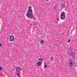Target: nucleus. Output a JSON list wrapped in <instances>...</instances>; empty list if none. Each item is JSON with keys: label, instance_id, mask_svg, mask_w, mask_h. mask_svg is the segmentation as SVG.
Returning <instances> with one entry per match:
<instances>
[{"label": "nucleus", "instance_id": "f257e3e1", "mask_svg": "<svg viewBox=\"0 0 77 77\" xmlns=\"http://www.w3.org/2000/svg\"><path fill=\"white\" fill-rule=\"evenodd\" d=\"M33 14V13H32V11H28L27 13L26 14V16L28 18H32L31 17L32 16Z\"/></svg>", "mask_w": 77, "mask_h": 77}, {"label": "nucleus", "instance_id": "f03ea898", "mask_svg": "<svg viewBox=\"0 0 77 77\" xmlns=\"http://www.w3.org/2000/svg\"><path fill=\"white\" fill-rule=\"evenodd\" d=\"M65 13L63 12L60 15V17L61 20H65Z\"/></svg>", "mask_w": 77, "mask_h": 77}, {"label": "nucleus", "instance_id": "7ed1b4c3", "mask_svg": "<svg viewBox=\"0 0 77 77\" xmlns=\"http://www.w3.org/2000/svg\"><path fill=\"white\" fill-rule=\"evenodd\" d=\"M9 40L10 41H13L14 40V36L13 35H11L9 38Z\"/></svg>", "mask_w": 77, "mask_h": 77}, {"label": "nucleus", "instance_id": "20e7f679", "mask_svg": "<svg viewBox=\"0 0 77 77\" xmlns=\"http://www.w3.org/2000/svg\"><path fill=\"white\" fill-rule=\"evenodd\" d=\"M60 6L61 8H65V3L63 2H61V3L60 5Z\"/></svg>", "mask_w": 77, "mask_h": 77}, {"label": "nucleus", "instance_id": "39448f33", "mask_svg": "<svg viewBox=\"0 0 77 77\" xmlns=\"http://www.w3.org/2000/svg\"><path fill=\"white\" fill-rule=\"evenodd\" d=\"M69 65L70 66H72V64L73 63V62L72 61H70L69 63Z\"/></svg>", "mask_w": 77, "mask_h": 77}, {"label": "nucleus", "instance_id": "423d86ee", "mask_svg": "<svg viewBox=\"0 0 77 77\" xmlns=\"http://www.w3.org/2000/svg\"><path fill=\"white\" fill-rule=\"evenodd\" d=\"M73 53H72V52L71 51L69 52H68V54L69 55V56H72V55Z\"/></svg>", "mask_w": 77, "mask_h": 77}, {"label": "nucleus", "instance_id": "0eeeda50", "mask_svg": "<svg viewBox=\"0 0 77 77\" xmlns=\"http://www.w3.org/2000/svg\"><path fill=\"white\" fill-rule=\"evenodd\" d=\"M21 68L20 67H17L16 69V70L18 72H19L20 71V69Z\"/></svg>", "mask_w": 77, "mask_h": 77}, {"label": "nucleus", "instance_id": "6e6552de", "mask_svg": "<svg viewBox=\"0 0 77 77\" xmlns=\"http://www.w3.org/2000/svg\"><path fill=\"white\" fill-rule=\"evenodd\" d=\"M28 9V11H32V7H29Z\"/></svg>", "mask_w": 77, "mask_h": 77}, {"label": "nucleus", "instance_id": "1a4fd4ad", "mask_svg": "<svg viewBox=\"0 0 77 77\" xmlns=\"http://www.w3.org/2000/svg\"><path fill=\"white\" fill-rule=\"evenodd\" d=\"M37 66H40L41 65V63L40 62H38L37 63Z\"/></svg>", "mask_w": 77, "mask_h": 77}, {"label": "nucleus", "instance_id": "9d476101", "mask_svg": "<svg viewBox=\"0 0 77 77\" xmlns=\"http://www.w3.org/2000/svg\"><path fill=\"white\" fill-rule=\"evenodd\" d=\"M31 18H33V20H36V18H35V17H34V16H32V17H31Z\"/></svg>", "mask_w": 77, "mask_h": 77}, {"label": "nucleus", "instance_id": "9b49d317", "mask_svg": "<svg viewBox=\"0 0 77 77\" xmlns=\"http://www.w3.org/2000/svg\"><path fill=\"white\" fill-rule=\"evenodd\" d=\"M44 41L43 40H42L41 41V44H44Z\"/></svg>", "mask_w": 77, "mask_h": 77}, {"label": "nucleus", "instance_id": "f8f14e48", "mask_svg": "<svg viewBox=\"0 0 77 77\" xmlns=\"http://www.w3.org/2000/svg\"><path fill=\"white\" fill-rule=\"evenodd\" d=\"M54 57H52L51 58V60L52 61H53V60H54Z\"/></svg>", "mask_w": 77, "mask_h": 77}, {"label": "nucleus", "instance_id": "ddd939ff", "mask_svg": "<svg viewBox=\"0 0 77 77\" xmlns=\"http://www.w3.org/2000/svg\"><path fill=\"white\" fill-rule=\"evenodd\" d=\"M54 9H57V6L56 5H55L54 6Z\"/></svg>", "mask_w": 77, "mask_h": 77}, {"label": "nucleus", "instance_id": "4468645a", "mask_svg": "<svg viewBox=\"0 0 77 77\" xmlns=\"http://www.w3.org/2000/svg\"><path fill=\"white\" fill-rule=\"evenodd\" d=\"M47 65H45L44 66V68H47Z\"/></svg>", "mask_w": 77, "mask_h": 77}, {"label": "nucleus", "instance_id": "2eb2a0df", "mask_svg": "<svg viewBox=\"0 0 77 77\" xmlns=\"http://www.w3.org/2000/svg\"><path fill=\"white\" fill-rule=\"evenodd\" d=\"M38 60H39V61H42V59L41 58H40Z\"/></svg>", "mask_w": 77, "mask_h": 77}, {"label": "nucleus", "instance_id": "dca6fc26", "mask_svg": "<svg viewBox=\"0 0 77 77\" xmlns=\"http://www.w3.org/2000/svg\"><path fill=\"white\" fill-rule=\"evenodd\" d=\"M70 41H71V39H70L68 41V42H69Z\"/></svg>", "mask_w": 77, "mask_h": 77}, {"label": "nucleus", "instance_id": "f3484780", "mask_svg": "<svg viewBox=\"0 0 77 77\" xmlns=\"http://www.w3.org/2000/svg\"><path fill=\"white\" fill-rule=\"evenodd\" d=\"M2 69V67H0V71H1Z\"/></svg>", "mask_w": 77, "mask_h": 77}, {"label": "nucleus", "instance_id": "a211bd4d", "mask_svg": "<svg viewBox=\"0 0 77 77\" xmlns=\"http://www.w3.org/2000/svg\"><path fill=\"white\" fill-rule=\"evenodd\" d=\"M17 75L18 76H20V73H19L17 74Z\"/></svg>", "mask_w": 77, "mask_h": 77}, {"label": "nucleus", "instance_id": "6ab92c4d", "mask_svg": "<svg viewBox=\"0 0 77 77\" xmlns=\"http://www.w3.org/2000/svg\"><path fill=\"white\" fill-rule=\"evenodd\" d=\"M57 20L58 21H59V19L57 18Z\"/></svg>", "mask_w": 77, "mask_h": 77}, {"label": "nucleus", "instance_id": "aec40b11", "mask_svg": "<svg viewBox=\"0 0 77 77\" xmlns=\"http://www.w3.org/2000/svg\"><path fill=\"white\" fill-rule=\"evenodd\" d=\"M67 9V8H66L65 9V11H66V10Z\"/></svg>", "mask_w": 77, "mask_h": 77}, {"label": "nucleus", "instance_id": "412c9836", "mask_svg": "<svg viewBox=\"0 0 77 77\" xmlns=\"http://www.w3.org/2000/svg\"><path fill=\"white\" fill-rule=\"evenodd\" d=\"M0 47H2V44H0Z\"/></svg>", "mask_w": 77, "mask_h": 77}, {"label": "nucleus", "instance_id": "4be33fe9", "mask_svg": "<svg viewBox=\"0 0 77 77\" xmlns=\"http://www.w3.org/2000/svg\"><path fill=\"white\" fill-rule=\"evenodd\" d=\"M48 0H46V2H48Z\"/></svg>", "mask_w": 77, "mask_h": 77}, {"label": "nucleus", "instance_id": "5701e85b", "mask_svg": "<svg viewBox=\"0 0 77 77\" xmlns=\"http://www.w3.org/2000/svg\"><path fill=\"white\" fill-rule=\"evenodd\" d=\"M50 5H51V3H50Z\"/></svg>", "mask_w": 77, "mask_h": 77}, {"label": "nucleus", "instance_id": "b1692460", "mask_svg": "<svg viewBox=\"0 0 77 77\" xmlns=\"http://www.w3.org/2000/svg\"><path fill=\"white\" fill-rule=\"evenodd\" d=\"M0 74H2V73H1V72H0Z\"/></svg>", "mask_w": 77, "mask_h": 77}]
</instances>
